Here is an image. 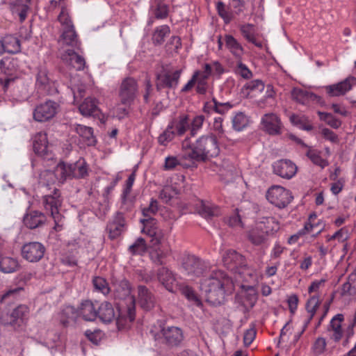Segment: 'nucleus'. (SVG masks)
I'll return each instance as SVG.
<instances>
[{"mask_svg": "<svg viewBox=\"0 0 356 356\" xmlns=\"http://www.w3.org/2000/svg\"><path fill=\"white\" fill-rule=\"evenodd\" d=\"M181 148L183 154L181 159L189 161L192 163L205 162L217 156L220 152L216 137L213 135L202 136L195 142L186 138L182 141Z\"/></svg>", "mask_w": 356, "mask_h": 356, "instance_id": "1", "label": "nucleus"}, {"mask_svg": "<svg viewBox=\"0 0 356 356\" xmlns=\"http://www.w3.org/2000/svg\"><path fill=\"white\" fill-rule=\"evenodd\" d=\"M55 172L57 175L58 182L59 184H64L67 179H74L73 170L70 163L63 161L59 162L55 168Z\"/></svg>", "mask_w": 356, "mask_h": 356, "instance_id": "34", "label": "nucleus"}, {"mask_svg": "<svg viewBox=\"0 0 356 356\" xmlns=\"http://www.w3.org/2000/svg\"><path fill=\"white\" fill-rule=\"evenodd\" d=\"M33 150L36 154L43 159L50 161L54 159V154L50 149L47 136L45 133H37L33 139Z\"/></svg>", "mask_w": 356, "mask_h": 356, "instance_id": "11", "label": "nucleus"}, {"mask_svg": "<svg viewBox=\"0 0 356 356\" xmlns=\"http://www.w3.org/2000/svg\"><path fill=\"white\" fill-rule=\"evenodd\" d=\"M181 70L170 72L162 67L161 72L156 74V88L158 91L163 88H175L180 79Z\"/></svg>", "mask_w": 356, "mask_h": 356, "instance_id": "10", "label": "nucleus"}, {"mask_svg": "<svg viewBox=\"0 0 356 356\" xmlns=\"http://www.w3.org/2000/svg\"><path fill=\"white\" fill-rule=\"evenodd\" d=\"M74 179H82L88 175V166L83 159L70 163Z\"/></svg>", "mask_w": 356, "mask_h": 356, "instance_id": "43", "label": "nucleus"}, {"mask_svg": "<svg viewBox=\"0 0 356 356\" xmlns=\"http://www.w3.org/2000/svg\"><path fill=\"white\" fill-rule=\"evenodd\" d=\"M291 97L293 100L301 104H307L309 101L314 100L316 97L314 94L297 88L293 89Z\"/></svg>", "mask_w": 356, "mask_h": 356, "instance_id": "39", "label": "nucleus"}, {"mask_svg": "<svg viewBox=\"0 0 356 356\" xmlns=\"http://www.w3.org/2000/svg\"><path fill=\"white\" fill-rule=\"evenodd\" d=\"M212 103L207 102L204 107V111L205 112L209 111L210 109H213L215 112L224 114L230 108H232V105L229 102H224L221 103L216 100L215 97L212 98Z\"/></svg>", "mask_w": 356, "mask_h": 356, "instance_id": "41", "label": "nucleus"}, {"mask_svg": "<svg viewBox=\"0 0 356 356\" xmlns=\"http://www.w3.org/2000/svg\"><path fill=\"white\" fill-rule=\"evenodd\" d=\"M10 42H13V47L10 48L8 42H3L0 40V56L4 52H8L10 54H15L20 51V43L17 38H11Z\"/></svg>", "mask_w": 356, "mask_h": 356, "instance_id": "47", "label": "nucleus"}, {"mask_svg": "<svg viewBox=\"0 0 356 356\" xmlns=\"http://www.w3.org/2000/svg\"><path fill=\"white\" fill-rule=\"evenodd\" d=\"M138 94V83L134 78L127 76L122 80L119 87L118 95L122 104L131 105Z\"/></svg>", "mask_w": 356, "mask_h": 356, "instance_id": "7", "label": "nucleus"}, {"mask_svg": "<svg viewBox=\"0 0 356 356\" xmlns=\"http://www.w3.org/2000/svg\"><path fill=\"white\" fill-rule=\"evenodd\" d=\"M343 319V315L338 314L332 318L330 325L327 327L328 331H332L334 332L332 339L336 342L339 341L342 338L343 332L341 329V323Z\"/></svg>", "mask_w": 356, "mask_h": 356, "instance_id": "37", "label": "nucleus"}, {"mask_svg": "<svg viewBox=\"0 0 356 356\" xmlns=\"http://www.w3.org/2000/svg\"><path fill=\"white\" fill-rule=\"evenodd\" d=\"M216 8L218 15L224 19L225 22L226 24L229 23L232 20V15L228 12L225 3L218 1Z\"/></svg>", "mask_w": 356, "mask_h": 356, "instance_id": "59", "label": "nucleus"}, {"mask_svg": "<svg viewBox=\"0 0 356 356\" xmlns=\"http://www.w3.org/2000/svg\"><path fill=\"white\" fill-rule=\"evenodd\" d=\"M204 121V116L200 115L195 116L191 122V135L195 136L197 131L202 127Z\"/></svg>", "mask_w": 356, "mask_h": 356, "instance_id": "62", "label": "nucleus"}, {"mask_svg": "<svg viewBox=\"0 0 356 356\" xmlns=\"http://www.w3.org/2000/svg\"><path fill=\"white\" fill-rule=\"evenodd\" d=\"M92 285L95 291L107 295L110 293L111 289L106 280L102 277L96 276L92 279Z\"/></svg>", "mask_w": 356, "mask_h": 356, "instance_id": "45", "label": "nucleus"}, {"mask_svg": "<svg viewBox=\"0 0 356 356\" xmlns=\"http://www.w3.org/2000/svg\"><path fill=\"white\" fill-rule=\"evenodd\" d=\"M97 317L104 323H110L116 317L114 308L111 303L107 301L97 304Z\"/></svg>", "mask_w": 356, "mask_h": 356, "instance_id": "29", "label": "nucleus"}, {"mask_svg": "<svg viewBox=\"0 0 356 356\" xmlns=\"http://www.w3.org/2000/svg\"><path fill=\"white\" fill-rule=\"evenodd\" d=\"M58 104L53 101H46L38 105L33 111V118L38 122L47 121L56 115Z\"/></svg>", "mask_w": 356, "mask_h": 356, "instance_id": "12", "label": "nucleus"}, {"mask_svg": "<svg viewBox=\"0 0 356 356\" xmlns=\"http://www.w3.org/2000/svg\"><path fill=\"white\" fill-rule=\"evenodd\" d=\"M181 293L188 300L194 302L196 305L200 306L202 305L200 300L192 288L188 286H184L181 289Z\"/></svg>", "mask_w": 356, "mask_h": 356, "instance_id": "58", "label": "nucleus"}, {"mask_svg": "<svg viewBox=\"0 0 356 356\" xmlns=\"http://www.w3.org/2000/svg\"><path fill=\"white\" fill-rule=\"evenodd\" d=\"M158 211V202L155 200H152L149 205L147 207L143 209V215L145 218L152 217Z\"/></svg>", "mask_w": 356, "mask_h": 356, "instance_id": "61", "label": "nucleus"}, {"mask_svg": "<svg viewBox=\"0 0 356 356\" xmlns=\"http://www.w3.org/2000/svg\"><path fill=\"white\" fill-rule=\"evenodd\" d=\"M194 73H197L195 81L196 92L199 95H205L209 90L208 79L211 75V66L210 63H205L202 70H195Z\"/></svg>", "mask_w": 356, "mask_h": 356, "instance_id": "15", "label": "nucleus"}, {"mask_svg": "<svg viewBox=\"0 0 356 356\" xmlns=\"http://www.w3.org/2000/svg\"><path fill=\"white\" fill-rule=\"evenodd\" d=\"M170 28L163 25L156 28L152 35V41L155 44H161L164 42L165 38L170 33Z\"/></svg>", "mask_w": 356, "mask_h": 356, "instance_id": "46", "label": "nucleus"}, {"mask_svg": "<svg viewBox=\"0 0 356 356\" xmlns=\"http://www.w3.org/2000/svg\"><path fill=\"white\" fill-rule=\"evenodd\" d=\"M80 316L87 321H93L97 317V302L86 300L81 302L78 309Z\"/></svg>", "mask_w": 356, "mask_h": 356, "instance_id": "22", "label": "nucleus"}, {"mask_svg": "<svg viewBox=\"0 0 356 356\" xmlns=\"http://www.w3.org/2000/svg\"><path fill=\"white\" fill-rule=\"evenodd\" d=\"M261 124L264 130L272 136L280 135L284 127L280 117L273 113L264 115Z\"/></svg>", "mask_w": 356, "mask_h": 356, "instance_id": "14", "label": "nucleus"}, {"mask_svg": "<svg viewBox=\"0 0 356 356\" xmlns=\"http://www.w3.org/2000/svg\"><path fill=\"white\" fill-rule=\"evenodd\" d=\"M44 252V246L39 242H29L22 248L23 258L29 262L39 261L43 257Z\"/></svg>", "mask_w": 356, "mask_h": 356, "instance_id": "13", "label": "nucleus"}, {"mask_svg": "<svg viewBox=\"0 0 356 356\" xmlns=\"http://www.w3.org/2000/svg\"><path fill=\"white\" fill-rule=\"evenodd\" d=\"M248 124V117L242 112H239L235 115L232 120L233 128L236 131H241Z\"/></svg>", "mask_w": 356, "mask_h": 356, "instance_id": "53", "label": "nucleus"}, {"mask_svg": "<svg viewBox=\"0 0 356 356\" xmlns=\"http://www.w3.org/2000/svg\"><path fill=\"white\" fill-rule=\"evenodd\" d=\"M262 226L263 225L257 222L255 227L248 234V239L255 245H261L268 240V235L262 229Z\"/></svg>", "mask_w": 356, "mask_h": 356, "instance_id": "32", "label": "nucleus"}, {"mask_svg": "<svg viewBox=\"0 0 356 356\" xmlns=\"http://www.w3.org/2000/svg\"><path fill=\"white\" fill-rule=\"evenodd\" d=\"M318 114L321 120L325 121L329 126L334 129L339 128L341 124V122L331 113L318 111Z\"/></svg>", "mask_w": 356, "mask_h": 356, "instance_id": "54", "label": "nucleus"}, {"mask_svg": "<svg viewBox=\"0 0 356 356\" xmlns=\"http://www.w3.org/2000/svg\"><path fill=\"white\" fill-rule=\"evenodd\" d=\"M306 155L308 158H309L314 164L318 165L322 168H324L328 165V162L325 159H323L321 156V152L316 149H313L309 147Z\"/></svg>", "mask_w": 356, "mask_h": 356, "instance_id": "48", "label": "nucleus"}, {"mask_svg": "<svg viewBox=\"0 0 356 356\" xmlns=\"http://www.w3.org/2000/svg\"><path fill=\"white\" fill-rule=\"evenodd\" d=\"M156 279L167 290L172 291V285L175 282L173 273L165 266L159 268L156 272Z\"/></svg>", "mask_w": 356, "mask_h": 356, "instance_id": "30", "label": "nucleus"}, {"mask_svg": "<svg viewBox=\"0 0 356 356\" xmlns=\"http://www.w3.org/2000/svg\"><path fill=\"white\" fill-rule=\"evenodd\" d=\"M266 198L272 204L282 209L286 207L292 200L291 192L282 186H273L266 193Z\"/></svg>", "mask_w": 356, "mask_h": 356, "instance_id": "8", "label": "nucleus"}, {"mask_svg": "<svg viewBox=\"0 0 356 356\" xmlns=\"http://www.w3.org/2000/svg\"><path fill=\"white\" fill-rule=\"evenodd\" d=\"M179 165H180V161L176 156H170L165 159L163 169L165 170H172Z\"/></svg>", "mask_w": 356, "mask_h": 356, "instance_id": "63", "label": "nucleus"}, {"mask_svg": "<svg viewBox=\"0 0 356 356\" xmlns=\"http://www.w3.org/2000/svg\"><path fill=\"white\" fill-rule=\"evenodd\" d=\"M61 59L69 66L78 71L83 70L86 65L84 58L74 50L68 49L65 51L61 55Z\"/></svg>", "mask_w": 356, "mask_h": 356, "instance_id": "24", "label": "nucleus"}, {"mask_svg": "<svg viewBox=\"0 0 356 356\" xmlns=\"http://www.w3.org/2000/svg\"><path fill=\"white\" fill-rule=\"evenodd\" d=\"M223 119L221 117L216 118L214 119L213 127L216 132H217L219 138L225 137V131L222 127Z\"/></svg>", "mask_w": 356, "mask_h": 356, "instance_id": "64", "label": "nucleus"}, {"mask_svg": "<svg viewBox=\"0 0 356 356\" xmlns=\"http://www.w3.org/2000/svg\"><path fill=\"white\" fill-rule=\"evenodd\" d=\"M201 287L207 294V300L220 304L225 297V288L232 286L231 278L222 270H213L201 280Z\"/></svg>", "mask_w": 356, "mask_h": 356, "instance_id": "3", "label": "nucleus"}, {"mask_svg": "<svg viewBox=\"0 0 356 356\" xmlns=\"http://www.w3.org/2000/svg\"><path fill=\"white\" fill-rule=\"evenodd\" d=\"M180 262L181 268L191 280L204 277L209 270L208 266L204 261L188 253H184L181 256Z\"/></svg>", "mask_w": 356, "mask_h": 356, "instance_id": "6", "label": "nucleus"}, {"mask_svg": "<svg viewBox=\"0 0 356 356\" xmlns=\"http://www.w3.org/2000/svg\"><path fill=\"white\" fill-rule=\"evenodd\" d=\"M320 304L321 301L319 300L318 296H313L307 300L306 303V309L310 316L308 318L307 324L309 323L313 318Z\"/></svg>", "mask_w": 356, "mask_h": 356, "instance_id": "49", "label": "nucleus"}, {"mask_svg": "<svg viewBox=\"0 0 356 356\" xmlns=\"http://www.w3.org/2000/svg\"><path fill=\"white\" fill-rule=\"evenodd\" d=\"M162 1L158 0L156 7L154 11L155 18L158 19H163L168 17L170 12V3L171 0H165Z\"/></svg>", "mask_w": 356, "mask_h": 356, "instance_id": "44", "label": "nucleus"}, {"mask_svg": "<svg viewBox=\"0 0 356 356\" xmlns=\"http://www.w3.org/2000/svg\"><path fill=\"white\" fill-rule=\"evenodd\" d=\"M80 113L84 116H95L99 114V110L95 99L86 98L79 107Z\"/></svg>", "mask_w": 356, "mask_h": 356, "instance_id": "38", "label": "nucleus"}, {"mask_svg": "<svg viewBox=\"0 0 356 356\" xmlns=\"http://www.w3.org/2000/svg\"><path fill=\"white\" fill-rule=\"evenodd\" d=\"M150 334L155 341L170 348L180 346L184 339L183 330L177 326H166L161 324L159 328L156 327L152 328Z\"/></svg>", "mask_w": 356, "mask_h": 356, "instance_id": "4", "label": "nucleus"}, {"mask_svg": "<svg viewBox=\"0 0 356 356\" xmlns=\"http://www.w3.org/2000/svg\"><path fill=\"white\" fill-rule=\"evenodd\" d=\"M273 172L284 179L292 178L297 172V166L288 159H281L276 161L273 165Z\"/></svg>", "mask_w": 356, "mask_h": 356, "instance_id": "16", "label": "nucleus"}, {"mask_svg": "<svg viewBox=\"0 0 356 356\" xmlns=\"http://www.w3.org/2000/svg\"><path fill=\"white\" fill-rule=\"evenodd\" d=\"M175 136V132L172 129V126L168 125L165 130L158 137V142L161 145L166 146L172 141Z\"/></svg>", "mask_w": 356, "mask_h": 356, "instance_id": "55", "label": "nucleus"}, {"mask_svg": "<svg viewBox=\"0 0 356 356\" xmlns=\"http://www.w3.org/2000/svg\"><path fill=\"white\" fill-rule=\"evenodd\" d=\"M355 84L356 79L353 76H348L338 83L326 86L325 90L331 97H339L345 95Z\"/></svg>", "mask_w": 356, "mask_h": 356, "instance_id": "18", "label": "nucleus"}, {"mask_svg": "<svg viewBox=\"0 0 356 356\" xmlns=\"http://www.w3.org/2000/svg\"><path fill=\"white\" fill-rule=\"evenodd\" d=\"M225 44L227 49L237 58H241L244 53V49L241 44L231 35H225Z\"/></svg>", "mask_w": 356, "mask_h": 356, "instance_id": "40", "label": "nucleus"}, {"mask_svg": "<svg viewBox=\"0 0 356 356\" xmlns=\"http://www.w3.org/2000/svg\"><path fill=\"white\" fill-rule=\"evenodd\" d=\"M19 267V262L17 259L15 258L5 257L1 258L0 260V269L2 272L5 273H13L17 270Z\"/></svg>", "mask_w": 356, "mask_h": 356, "instance_id": "42", "label": "nucleus"}, {"mask_svg": "<svg viewBox=\"0 0 356 356\" xmlns=\"http://www.w3.org/2000/svg\"><path fill=\"white\" fill-rule=\"evenodd\" d=\"M36 86L42 92L51 94L54 90V83L48 76V72L44 68L38 70L36 76Z\"/></svg>", "mask_w": 356, "mask_h": 356, "instance_id": "25", "label": "nucleus"}, {"mask_svg": "<svg viewBox=\"0 0 356 356\" xmlns=\"http://www.w3.org/2000/svg\"><path fill=\"white\" fill-rule=\"evenodd\" d=\"M224 265L230 269L245 268L247 267L245 257L234 250H226L222 255Z\"/></svg>", "mask_w": 356, "mask_h": 356, "instance_id": "17", "label": "nucleus"}, {"mask_svg": "<svg viewBox=\"0 0 356 356\" xmlns=\"http://www.w3.org/2000/svg\"><path fill=\"white\" fill-rule=\"evenodd\" d=\"M239 30L243 37L249 42L259 48L263 47V42L256 33L254 26L252 24H244L239 26Z\"/></svg>", "mask_w": 356, "mask_h": 356, "instance_id": "26", "label": "nucleus"}, {"mask_svg": "<svg viewBox=\"0 0 356 356\" xmlns=\"http://www.w3.org/2000/svg\"><path fill=\"white\" fill-rule=\"evenodd\" d=\"M58 20L61 25V31L75 28L69 13L65 8H62L60 13L58 16Z\"/></svg>", "mask_w": 356, "mask_h": 356, "instance_id": "52", "label": "nucleus"}, {"mask_svg": "<svg viewBox=\"0 0 356 356\" xmlns=\"http://www.w3.org/2000/svg\"><path fill=\"white\" fill-rule=\"evenodd\" d=\"M113 296L115 299L126 300L127 306L120 305L118 309L117 325L118 329L124 328L129 323H132L136 316L135 300L131 295L129 282L124 280H113Z\"/></svg>", "mask_w": 356, "mask_h": 356, "instance_id": "2", "label": "nucleus"}, {"mask_svg": "<svg viewBox=\"0 0 356 356\" xmlns=\"http://www.w3.org/2000/svg\"><path fill=\"white\" fill-rule=\"evenodd\" d=\"M172 129L175 131V135L182 136L189 128V120L187 115H180L178 118L173 119L169 124Z\"/></svg>", "mask_w": 356, "mask_h": 356, "instance_id": "36", "label": "nucleus"}, {"mask_svg": "<svg viewBox=\"0 0 356 356\" xmlns=\"http://www.w3.org/2000/svg\"><path fill=\"white\" fill-rule=\"evenodd\" d=\"M140 222L143 225L142 232L149 235V232H154L159 229L156 225V220L153 217L145 218L140 219Z\"/></svg>", "mask_w": 356, "mask_h": 356, "instance_id": "56", "label": "nucleus"}, {"mask_svg": "<svg viewBox=\"0 0 356 356\" xmlns=\"http://www.w3.org/2000/svg\"><path fill=\"white\" fill-rule=\"evenodd\" d=\"M125 225V220L122 212H117L112 220L108 222L106 230L108 232L109 238L115 239L123 232Z\"/></svg>", "mask_w": 356, "mask_h": 356, "instance_id": "21", "label": "nucleus"}, {"mask_svg": "<svg viewBox=\"0 0 356 356\" xmlns=\"http://www.w3.org/2000/svg\"><path fill=\"white\" fill-rule=\"evenodd\" d=\"M42 204L44 210L49 212L55 222V229L61 227L60 222L62 220V215L59 210L63 204V198L60 190L56 187L52 191L44 195L42 197Z\"/></svg>", "mask_w": 356, "mask_h": 356, "instance_id": "5", "label": "nucleus"}, {"mask_svg": "<svg viewBox=\"0 0 356 356\" xmlns=\"http://www.w3.org/2000/svg\"><path fill=\"white\" fill-rule=\"evenodd\" d=\"M46 221L47 218L45 214L36 210L29 211L24 215L23 218L24 225L31 229H36L43 226Z\"/></svg>", "mask_w": 356, "mask_h": 356, "instance_id": "20", "label": "nucleus"}, {"mask_svg": "<svg viewBox=\"0 0 356 356\" xmlns=\"http://www.w3.org/2000/svg\"><path fill=\"white\" fill-rule=\"evenodd\" d=\"M258 224L263 225L262 229L269 236L275 234L280 228V222L272 216H262L258 218Z\"/></svg>", "mask_w": 356, "mask_h": 356, "instance_id": "33", "label": "nucleus"}, {"mask_svg": "<svg viewBox=\"0 0 356 356\" xmlns=\"http://www.w3.org/2000/svg\"><path fill=\"white\" fill-rule=\"evenodd\" d=\"M29 314V307L25 305H20L15 308L10 314L2 316L1 321L4 325H10L14 330H18L28 318Z\"/></svg>", "mask_w": 356, "mask_h": 356, "instance_id": "9", "label": "nucleus"}, {"mask_svg": "<svg viewBox=\"0 0 356 356\" xmlns=\"http://www.w3.org/2000/svg\"><path fill=\"white\" fill-rule=\"evenodd\" d=\"M58 43L61 47H71L73 48H79L80 41L78 34L75 31V28L70 29H63L58 39Z\"/></svg>", "mask_w": 356, "mask_h": 356, "instance_id": "23", "label": "nucleus"}, {"mask_svg": "<svg viewBox=\"0 0 356 356\" xmlns=\"http://www.w3.org/2000/svg\"><path fill=\"white\" fill-rule=\"evenodd\" d=\"M75 131L80 137V140L88 146L95 145L96 138L93 134V129L90 127L81 124H76Z\"/></svg>", "mask_w": 356, "mask_h": 356, "instance_id": "31", "label": "nucleus"}, {"mask_svg": "<svg viewBox=\"0 0 356 356\" xmlns=\"http://www.w3.org/2000/svg\"><path fill=\"white\" fill-rule=\"evenodd\" d=\"M149 252L151 261L156 265H163L165 259L170 253V248L168 245L152 247Z\"/></svg>", "mask_w": 356, "mask_h": 356, "instance_id": "27", "label": "nucleus"}, {"mask_svg": "<svg viewBox=\"0 0 356 356\" xmlns=\"http://www.w3.org/2000/svg\"><path fill=\"white\" fill-rule=\"evenodd\" d=\"M138 303L144 310L149 311L155 307L156 300L154 295L145 286L139 285Z\"/></svg>", "mask_w": 356, "mask_h": 356, "instance_id": "19", "label": "nucleus"}, {"mask_svg": "<svg viewBox=\"0 0 356 356\" xmlns=\"http://www.w3.org/2000/svg\"><path fill=\"white\" fill-rule=\"evenodd\" d=\"M135 180V173L132 172L127 180L126 181L125 188L122 194V205L121 209L128 211L131 210L133 207V202L127 198L129 195L132 186Z\"/></svg>", "mask_w": 356, "mask_h": 356, "instance_id": "35", "label": "nucleus"}, {"mask_svg": "<svg viewBox=\"0 0 356 356\" xmlns=\"http://www.w3.org/2000/svg\"><path fill=\"white\" fill-rule=\"evenodd\" d=\"M199 213L204 218H211L219 213V209L217 207H211L202 203Z\"/></svg>", "mask_w": 356, "mask_h": 356, "instance_id": "57", "label": "nucleus"}, {"mask_svg": "<svg viewBox=\"0 0 356 356\" xmlns=\"http://www.w3.org/2000/svg\"><path fill=\"white\" fill-rule=\"evenodd\" d=\"M129 251L132 254H143L147 251L145 240L141 237L137 238L134 244L129 247Z\"/></svg>", "mask_w": 356, "mask_h": 356, "instance_id": "51", "label": "nucleus"}, {"mask_svg": "<svg viewBox=\"0 0 356 356\" xmlns=\"http://www.w3.org/2000/svg\"><path fill=\"white\" fill-rule=\"evenodd\" d=\"M86 337L94 344H98L101 341L103 334L99 330H95L91 331L88 330L85 332Z\"/></svg>", "mask_w": 356, "mask_h": 356, "instance_id": "60", "label": "nucleus"}, {"mask_svg": "<svg viewBox=\"0 0 356 356\" xmlns=\"http://www.w3.org/2000/svg\"><path fill=\"white\" fill-rule=\"evenodd\" d=\"M148 236L151 238L149 241L151 248L165 245L164 234L161 229L159 228L154 232L150 230Z\"/></svg>", "mask_w": 356, "mask_h": 356, "instance_id": "50", "label": "nucleus"}, {"mask_svg": "<svg viewBox=\"0 0 356 356\" xmlns=\"http://www.w3.org/2000/svg\"><path fill=\"white\" fill-rule=\"evenodd\" d=\"M58 181L57 175L54 170H45L39 175V185L48 191H52L54 186Z\"/></svg>", "mask_w": 356, "mask_h": 356, "instance_id": "28", "label": "nucleus"}]
</instances>
